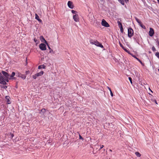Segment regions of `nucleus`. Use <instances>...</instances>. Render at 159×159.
<instances>
[{
    "instance_id": "obj_13",
    "label": "nucleus",
    "mask_w": 159,
    "mask_h": 159,
    "mask_svg": "<svg viewBox=\"0 0 159 159\" xmlns=\"http://www.w3.org/2000/svg\"><path fill=\"white\" fill-rule=\"evenodd\" d=\"M10 97L8 96H6V99L7 101V102L8 104H10L11 103V102L10 101Z\"/></svg>"
},
{
    "instance_id": "obj_40",
    "label": "nucleus",
    "mask_w": 159,
    "mask_h": 159,
    "mask_svg": "<svg viewBox=\"0 0 159 159\" xmlns=\"http://www.w3.org/2000/svg\"><path fill=\"white\" fill-rule=\"evenodd\" d=\"M34 40L35 42H36L37 41V39H34Z\"/></svg>"
},
{
    "instance_id": "obj_33",
    "label": "nucleus",
    "mask_w": 159,
    "mask_h": 159,
    "mask_svg": "<svg viewBox=\"0 0 159 159\" xmlns=\"http://www.w3.org/2000/svg\"><path fill=\"white\" fill-rule=\"evenodd\" d=\"M110 94L111 97H113V94L112 92V91L110 92Z\"/></svg>"
},
{
    "instance_id": "obj_35",
    "label": "nucleus",
    "mask_w": 159,
    "mask_h": 159,
    "mask_svg": "<svg viewBox=\"0 0 159 159\" xmlns=\"http://www.w3.org/2000/svg\"><path fill=\"white\" fill-rule=\"evenodd\" d=\"M152 101L153 102H154L156 104H157V101H156V100L154 99V100H153Z\"/></svg>"
},
{
    "instance_id": "obj_41",
    "label": "nucleus",
    "mask_w": 159,
    "mask_h": 159,
    "mask_svg": "<svg viewBox=\"0 0 159 159\" xmlns=\"http://www.w3.org/2000/svg\"><path fill=\"white\" fill-rule=\"evenodd\" d=\"M13 136H14L13 134H11V137L12 138L13 137Z\"/></svg>"
},
{
    "instance_id": "obj_49",
    "label": "nucleus",
    "mask_w": 159,
    "mask_h": 159,
    "mask_svg": "<svg viewBox=\"0 0 159 159\" xmlns=\"http://www.w3.org/2000/svg\"><path fill=\"white\" fill-rule=\"evenodd\" d=\"M158 71H159V69H158Z\"/></svg>"
},
{
    "instance_id": "obj_18",
    "label": "nucleus",
    "mask_w": 159,
    "mask_h": 159,
    "mask_svg": "<svg viewBox=\"0 0 159 159\" xmlns=\"http://www.w3.org/2000/svg\"><path fill=\"white\" fill-rule=\"evenodd\" d=\"M132 56L133 57H134L135 59H137L138 61L141 63V64L142 63V61L139 59H138V58H137L135 55H132Z\"/></svg>"
},
{
    "instance_id": "obj_38",
    "label": "nucleus",
    "mask_w": 159,
    "mask_h": 159,
    "mask_svg": "<svg viewBox=\"0 0 159 159\" xmlns=\"http://www.w3.org/2000/svg\"><path fill=\"white\" fill-rule=\"evenodd\" d=\"M125 2L127 3L129 2V0H123Z\"/></svg>"
},
{
    "instance_id": "obj_32",
    "label": "nucleus",
    "mask_w": 159,
    "mask_h": 159,
    "mask_svg": "<svg viewBox=\"0 0 159 159\" xmlns=\"http://www.w3.org/2000/svg\"><path fill=\"white\" fill-rule=\"evenodd\" d=\"M41 111L43 112H45V109H43L41 110Z\"/></svg>"
},
{
    "instance_id": "obj_4",
    "label": "nucleus",
    "mask_w": 159,
    "mask_h": 159,
    "mask_svg": "<svg viewBox=\"0 0 159 159\" xmlns=\"http://www.w3.org/2000/svg\"><path fill=\"white\" fill-rule=\"evenodd\" d=\"M101 24L102 26L107 27H109L110 26L108 23L104 19L102 20Z\"/></svg>"
},
{
    "instance_id": "obj_48",
    "label": "nucleus",
    "mask_w": 159,
    "mask_h": 159,
    "mask_svg": "<svg viewBox=\"0 0 159 159\" xmlns=\"http://www.w3.org/2000/svg\"><path fill=\"white\" fill-rule=\"evenodd\" d=\"M150 89V90H151V91L152 92V90H151V89Z\"/></svg>"
},
{
    "instance_id": "obj_14",
    "label": "nucleus",
    "mask_w": 159,
    "mask_h": 159,
    "mask_svg": "<svg viewBox=\"0 0 159 159\" xmlns=\"http://www.w3.org/2000/svg\"><path fill=\"white\" fill-rule=\"evenodd\" d=\"M120 46L125 52L129 53V51L127 49H126L120 43Z\"/></svg>"
},
{
    "instance_id": "obj_7",
    "label": "nucleus",
    "mask_w": 159,
    "mask_h": 159,
    "mask_svg": "<svg viewBox=\"0 0 159 159\" xmlns=\"http://www.w3.org/2000/svg\"><path fill=\"white\" fill-rule=\"evenodd\" d=\"M67 5L68 7L70 9H73L74 7V6L73 5V2L70 1H69L68 2Z\"/></svg>"
},
{
    "instance_id": "obj_10",
    "label": "nucleus",
    "mask_w": 159,
    "mask_h": 159,
    "mask_svg": "<svg viewBox=\"0 0 159 159\" xmlns=\"http://www.w3.org/2000/svg\"><path fill=\"white\" fill-rule=\"evenodd\" d=\"M2 74H3V75L7 78H9V75L6 72L4 71H2Z\"/></svg>"
},
{
    "instance_id": "obj_36",
    "label": "nucleus",
    "mask_w": 159,
    "mask_h": 159,
    "mask_svg": "<svg viewBox=\"0 0 159 159\" xmlns=\"http://www.w3.org/2000/svg\"><path fill=\"white\" fill-rule=\"evenodd\" d=\"M107 89H108V90H109L110 92L111 91V89L108 86L107 87Z\"/></svg>"
},
{
    "instance_id": "obj_16",
    "label": "nucleus",
    "mask_w": 159,
    "mask_h": 159,
    "mask_svg": "<svg viewBox=\"0 0 159 159\" xmlns=\"http://www.w3.org/2000/svg\"><path fill=\"white\" fill-rule=\"evenodd\" d=\"M46 66L44 65H42L39 66H38V69H41L42 68L43 69H45L46 68Z\"/></svg>"
},
{
    "instance_id": "obj_24",
    "label": "nucleus",
    "mask_w": 159,
    "mask_h": 159,
    "mask_svg": "<svg viewBox=\"0 0 159 159\" xmlns=\"http://www.w3.org/2000/svg\"><path fill=\"white\" fill-rule=\"evenodd\" d=\"M71 12L75 15L77 14V12L75 10H71Z\"/></svg>"
},
{
    "instance_id": "obj_9",
    "label": "nucleus",
    "mask_w": 159,
    "mask_h": 159,
    "mask_svg": "<svg viewBox=\"0 0 159 159\" xmlns=\"http://www.w3.org/2000/svg\"><path fill=\"white\" fill-rule=\"evenodd\" d=\"M39 39L42 42L45 43L47 45H48V43H47L46 41L45 40L43 36H41L39 37Z\"/></svg>"
},
{
    "instance_id": "obj_22",
    "label": "nucleus",
    "mask_w": 159,
    "mask_h": 159,
    "mask_svg": "<svg viewBox=\"0 0 159 159\" xmlns=\"http://www.w3.org/2000/svg\"><path fill=\"white\" fill-rule=\"evenodd\" d=\"M142 28H143L144 29H146V27H145V26L143 25L142 24V23H140V24H139V25Z\"/></svg>"
},
{
    "instance_id": "obj_17",
    "label": "nucleus",
    "mask_w": 159,
    "mask_h": 159,
    "mask_svg": "<svg viewBox=\"0 0 159 159\" xmlns=\"http://www.w3.org/2000/svg\"><path fill=\"white\" fill-rule=\"evenodd\" d=\"M135 154L138 157H140L141 156V154L139 152H135Z\"/></svg>"
},
{
    "instance_id": "obj_46",
    "label": "nucleus",
    "mask_w": 159,
    "mask_h": 159,
    "mask_svg": "<svg viewBox=\"0 0 159 159\" xmlns=\"http://www.w3.org/2000/svg\"><path fill=\"white\" fill-rule=\"evenodd\" d=\"M150 89V90H151V91L152 92V90H151V89Z\"/></svg>"
},
{
    "instance_id": "obj_21",
    "label": "nucleus",
    "mask_w": 159,
    "mask_h": 159,
    "mask_svg": "<svg viewBox=\"0 0 159 159\" xmlns=\"http://www.w3.org/2000/svg\"><path fill=\"white\" fill-rule=\"evenodd\" d=\"M118 1L122 5H124L125 4V2L123 0H118Z\"/></svg>"
},
{
    "instance_id": "obj_1",
    "label": "nucleus",
    "mask_w": 159,
    "mask_h": 159,
    "mask_svg": "<svg viewBox=\"0 0 159 159\" xmlns=\"http://www.w3.org/2000/svg\"><path fill=\"white\" fill-rule=\"evenodd\" d=\"M89 42L90 43L92 44H94L96 46L102 48H103V46L97 40L95 41L93 40H90Z\"/></svg>"
},
{
    "instance_id": "obj_5",
    "label": "nucleus",
    "mask_w": 159,
    "mask_h": 159,
    "mask_svg": "<svg viewBox=\"0 0 159 159\" xmlns=\"http://www.w3.org/2000/svg\"><path fill=\"white\" fill-rule=\"evenodd\" d=\"M16 75L17 76L23 79H25L26 78V76L25 75L22 74L19 72L16 73Z\"/></svg>"
},
{
    "instance_id": "obj_44",
    "label": "nucleus",
    "mask_w": 159,
    "mask_h": 159,
    "mask_svg": "<svg viewBox=\"0 0 159 159\" xmlns=\"http://www.w3.org/2000/svg\"><path fill=\"white\" fill-rule=\"evenodd\" d=\"M6 81L7 82L8 81V80H6Z\"/></svg>"
},
{
    "instance_id": "obj_26",
    "label": "nucleus",
    "mask_w": 159,
    "mask_h": 159,
    "mask_svg": "<svg viewBox=\"0 0 159 159\" xmlns=\"http://www.w3.org/2000/svg\"><path fill=\"white\" fill-rule=\"evenodd\" d=\"M155 55L158 58H159V53L158 52H156L155 54Z\"/></svg>"
},
{
    "instance_id": "obj_2",
    "label": "nucleus",
    "mask_w": 159,
    "mask_h": 159,
    "mask_svg": "<svg viewBox=\"0 0 159 159\" xmlns=\"http://www.w3.org/2000/svg\"><path fill=\"white\" fill-rule=\"evenodd\" d=\"M128 36L129 37L131 38L133 35L134 31L132 29L129 28L128 29Z\"/></svg>"
},
{
    "instance_id": "obj_19",
    "label": "nucleus",
    "mask_w": 159,
    "mask_h": 159,
    "mask_svg": "<svg viewBox=\"0 0 159 159\" xmlns=\"http://www.w3.org/2000/svg\"><path fill=\"white\" fill-rule=\"evenodd\" d=\"M117 23L119 27L120 28H121V27H122V24L119 21H117Z\"/></svg>"
},
{
    "instance_id": "obj_43",
    "label": "nucleus",
    "mask_w": 159,
    "mask_h": 159,
    "mask_svg": "<svg viewBox=\"0 0 159 159\" xmlns=\"http://www.w3.org/2000/svg\"><path fill=\"white\" fill-rule=\"evenodd\" d=\"M109 151H110V152H112V150H111V149H110L109 150Z\"/></svg>"
},
{
    "instance_id": "obj_11",
    "label": "nucleus",
    "mask_w": 159,
    "mask_h": 159,
    "mask_svg": "<svg viewBox=\"0 0 159 159\" xmlns=\"http://www.w3.org/2000/svg\"><path fill=\"white\" fill-rule=\"evenodd\" d=\"M35 18L40 22H41L42 21V20L39 19V16L36 13L35 14Z\"/></svg>"
},
{
    "instance_id": "obj_37",
    "label": "nucleus",
    "mask_w": 159,
    "mask_h": 159,
    "mask_svg": "<svg viewBox=\"0 0 159 159\" xmlns=\"http://www.w3.org/2000/svg\"><path fill=\"white\" fill-rule=\"evenodd\" d=\"M29 73H30V72L29 71H27L25 72L26 75H27V74H29Z\"/></svg>"
},
{
    "instance_id": "obj_12",
    "label": "nucleus",
    "mask_w": 159,
    "mask_h": 159,
    "mask_svg": "<svg viewBox=\"0 0 159 159\" xmlns=\"http://www.w3.org/2000/svg\"><path fill=\"white\" fill-rule=\"evenodd\" d=\"M0 83L2 84L6 83L3 80V78L1 76H0Z\"/></svg>"
},
{
    "instance_id": "obj_29",
    "label": "nucleus",
    "mask_w": 159,
    "mask_h": 159,
    "mask_svg": "<svg viewBox=\"0 0 159 159\" xmlns=\"http://www.w3.org/2000/svg\"><path fill=\"white\" fill-rule=\"evenodd\" d=\"M120 30L121 32L122 33L123 32V27H121V28H120Z\"/></svg>"
},
{
    "instance_id": "obj_25",
    "label": "nucleus",
    "mask_w": 159,
    "mask_h": 159,
    "mask_svg": "<svg viewBox=\"0 0 159 159\" xmlns=\"http://www.w3.org/2000/svg\"><path fill=\"white\" fill-rule=\"evenodd\" d=\"M33 76V78L34 79H36V78H37V77H38L37 75L36 74H35V75H33L32 76Z\"/></svg>"
},
{
    "instance_id": "obj_42",
    "label": "nucleus",
    "mask_w": 159,
    "mask_h": 159,
    "mask_svg": "<svg viewBox=\"0 0 159 159\" xmlns=\"http://www.w3.org/2000/svg\"><path fill=\"white\" fill-rule=\"evenodd\" d=\"M158 3L159 4V0H157Z\"/></svg>"
},
{
    "instance_id": "obj_47",
    "label": "nucleus",
    "mask_w": 159,
    "mask_h": 159,
    "mask_svg": "<svg viewBox=\"0 0 159 159\" xmlns=\"http://www.w3.org/2000/svg\"><path fill=\"white\" fill-rule=\"evenodd\" d=\"M150 89V90H151V91L152 92V90H151V89Z\"/></svg>"
},
{
    "instance_id": "obj_20",
    "label": "nucleus",
    "mask_w": 159,
    "mask_h": 159,
    "mask_svg": "<svg viewBox=\"0 0 159 159\" xmlns=\"http://www.w3.org/2000/svg\"><path fill=\"white\" fill-rule=\"evenodd\" d=\"M135 19L136 21L139 24H140L142 22L141 21L139 20L137 17H135Z\"/></svg>"
},
{
    "instance_id": "obj_34",
    "label": "nucleus",
    "mask_w": 159,
    "mask_h": 159,
    "mask_svg": "<svg viewBox=\"0 0 159 159\" xmlns=\"http://www.w3.org/2000/svg\"><path fill=\"white\" fill-rule=\"evenodd\" d=\"M104 147V146L103 145H102L101 146L100 148H99V150H101L102 148Z\"/></svg>"
},
{
    "instance_id": "obj_28",
    "label": "nucleus",
    "mask_w": 159,
    "mask_h": 159,
    "mask_svg": "<svg viewBox=\"0 0 159 159\" xmlns=\"http://www.w3.org/2000/svg\"><path fill=\"white\" fill-rule=\"evenodd\" d=\"M49 53H54V52L53 51V50L52 49L50 50Z\"/></svg>"
},
{
    "instance_id": "obj_31",
    "label": "nucleus",
    "mask_w": 159,
    "mask_h": 159,
    "mask_svg": "<svg viewBox=\"0 0 159 159\" xmlns=\"http://www.w3.org/2000/svg\"><path fill=\"white\" fill-rule=\"evenodd\" d=\"M79 139H82V140H83V138L80 135V134H79Z\"/></svg>"
},
{
    "instance_id": "obj_15",
    "label": "nucleus",
    "mask_w": 159,
    "mask_h": 159,
    "mask_svg": "<svg viewBox=\"0 0 159 159\" xmlns=\"http://www.w3.org/2000/svg\"><path fill=\"white\" fill-rule=\"evenodd\" d=\"M44 72L43 71H40L38 73L36 74L38 76V77L42 75L43 74Z\"/></svg>"
},
{
    "instance_id": "obj_30",
    "label": "nucleus",
    "mask_w": 159,
    "mask_h": 159,
    "mask_svg": "<svg viewBox=\"0 0 159 159\" xmlns=\"http://www.w3.org/2000/svg\"><path fill=\"white\" fill-rule=\"evenodd\" d=\"M152 50L153 51H154L156 50V49L154 47V46H153L152 48Z\"/></svg>"
},
{
    "instance_id": "obj_3",
    "label": "nucleus",
    "mask_w": 159,
    "mask_h": 159,
    "mask_svg": "<svg viewBox=\"0 0 159 159\" xmlns=\"http://www.w3.org/2000/svg\"><path fill=\"white\" fill-rule=\"evenodd\" d=\"M39 47L42 50L44 51L46 49V45L44 43H41L39 45Z\"/></svg>"
},
{
    "instance_id": "obj_45",
    "label": "nucleus",
    "mask_w": 159,
    "mask_h": 159,
    "mask_svg": "<svg viewBox=\"0 0 159 159\" xmlns=\"http://www.w3.org/2000/svg\"><path fill=\"white\" fill-rule=\"evenodd\" d=\"M101 2H102L103 0H100Z\"/></svg>"
},
{
    "instance_id": "obj_23",
    "label": "nucleus",
    "mask_w": 159,
    "mask_h": 159,
    "mask_svg": "<svg viewBox=\"0 0 159 159\" xmlns=\"http://www.w3.org/2000/svg\"><path fill=\"white\" fill-rule=\"evenodd\" d=\"M15 75V73L14 72H12L11 73V75H10V77L11 78L13 77H14Z\"/></svg>"
},
{
    "instance_id": "obj_6",
    "label": "nucleus",
    "mask_w": 159,
    "mask_h": 159,
    "mask_svg": "<svg viewBox=\"0 0 159 159\" xmlns=\"http://www.w3.org/2000/svg\"><path fill=\"white\" fill-rule=\"evenodd\" d=\"M73 19L76 22H78L79 21V19L78 15H74L73 16Z\"/></svg>"
},
{
    "instance_id": "obj_8",
    "label": "nucleus",
    "mask_w": 159,
    "mask_h": 159,
    "mask_svg": "<svg viewBox=\"0 0 159 159\" xmlns=\"http://www.w3.org/2000/svg\"><path fill=\"white\" fill-rule=\"evenodd\" d=\"M154 33V32L153 29L151 28H150L149 29V34L150 36L152 37V36Z\"/></svg>"
},
{
    "instance_id": "obj_39",
    "label": "nucleus",
    "mask_w": 159,
    "mask_h": 159,
    "mask_svg": "<svg viewBox=\"0 0 159 159\" xmlns=\"http://www.w3.org/2000/svg\"><path fill=\"white\" fill-rule=\"evenodd\" d=\"M48 46V49L50 50L51 49V48H50V47H49V46L48 44V45H47Z\"/></svg>"
},
{
    "instance_id": "obj_27",
    "label": "nucleus",
    "mask_w": 159,
    "mask_h": 159,
    "mask_svg": "<svg viewBox=\"0 0 159 159\" xmlns=\"http://www.w3.org/2000/svg\"><path fill=\"white\" fill-rule=\"evenodd\" d=\"M129 81H130V82L132 84V78L129 77Z\"/></svg>"
}]
</instances>
